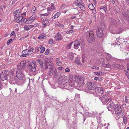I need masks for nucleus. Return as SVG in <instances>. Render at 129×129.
I'll list each match as a JSON object with an SVG mask.
<instances>
[{
	"mask_svg": "<svg viewBox=\"0 0 129 129\" xmlns=\"http://www.w3.org/2000/svg\"><path fill=\"white\" fill-rule=\"evenodd\" d=\"M75 62L78 64H80V60L77 59L75 60Z\"/></svg>",
	"mask_w": 129,
	"mask_h": 129,
	"instance_id": "39",
	"label": "nucleus"
},
{
	"mask_svg": "<svg viewBox=\"0 0 129 129\" xmlns=\"http://www.w3.org/2000/svg\"><path fill=\"white\" fill-rule=\"evenodd\" d=\"M115 113L119 116H121L124 114V112L122 111L121 107L118 105H116L115 106Z\"/></svg>",
	"mask_w": 129,
	"mask_h": 129,
	"instance_id": "3",
	"label": "nucleus"
},
{
	"mask_svg": "<svg viewBox=\"0 0 129 129\" xmlns=\"http://www.w3.org/2000/svg\"><path fill=\"white\" fill-rule=\"evenodd\" d=\"M56 62L57 65L59 66L60 64L61 61L59 60V59L58 58H56Z\"/></svg>",
	"mask_w": 129,
	"mask_h": 129,
	"instance_id": "29",
	"label": "nucleus"
},
{
	"mask_svg": "<svg viewBox=\"0 0 129 129\" xmlns=\"http://www.w3.org/2000/svg\"><path fill=\"white\" fill-rule=\"evenodd\" d=\"M57 71L55 69L54 72V76H56V75H57Z\"/></svg>",
	"mask_w": 129,
	"mask_h": 129,
	"instance_id": "48",
	"label": "nucleus"
},
{
	"mask_svg": "<svg viewBox=\"0 0 129 129\" xmlns=\"http://www.w3.org/2000/svg\"><path fill=\"white\" fill-rule=\"evenodd\" d=\"M70 34H72L74 32V31L73 30H69Z\"/></svg>",
	"mask_w": 129,
	"mask_h": 129,
	"instance_id": "61",
	"label": "nucleus"
},
{
	"mask_svg": "<svg viewBox=\"0 0 129 129\" xmlns=\"http://www.w3.org/2000/svg\"><path fill=\"white\" fill-rule=\"evenodd\" d=\"M59 27L60 28L63 27L64 25L62 24H60L59 25Z\"/></svg>",
	"mask_w": 129,
	"mask_h": 129,
	"instance_id": "55",
	"label": "nucleus"
},
{
	"mask_svg": "<svg viewBox=\"0 0 129 129\" xmlns=\"http://www.w3.org/2000/svg\"><path fill=\"white\" fill-rule=\"evenodd\" d=\"M23 28L25 30H29L28 26H27L26 25H24V26Z\"/></svg>",
	"mask_w": 129,
	"mask_h": 129,
	"instance_id": "42",
	"label": "nucleus"
},
{
	"mask_svg": "<svg viewBox=\"0 0 129 129\" xmlns=\"http://www.w3.org/2000/svg\"><path fill=\"white\" fill-rule=\"evenodd\" d=\"M110 66V65L109 63L107 64L106 65L105 64L104 66V67L106 68H109Z\"/></svg>",
	"mask_w": 129,
	"mask_h": 129,
	"instance_id": "44",
	"label": "nucleus"
},
{
	"mask_svg": "<svg viewBox=\"0 0 129 129\" xmlns=\"http://www.w3.org/2000/svg\"><path fill=\"white\" fill-rule=\"evenodd\" d=\"M77 3H82V0H77Z\"/></svg>",
	"mask_w": 129,
	"mask_h": 129,
	"instance_id": "58",
	"label": "nucleus"
},
{
	"mask_svg": "<svg viewBox=\"0 0 129 129\" xmlns=\"http://www.w3.org/2000/svg\"><path fill=\"white\" fill-rule=\"evenodd\" d=\"M115 106L114 104L113 103H111L107 107V108L109 111H112L115 109Z\"/></svg>",
	"mask_w": 129,
	"mask_h": 129,
	"instance_id": "13",
	"label": "nucleus"
},
{
	"mask_svg": "<svg viewBox=\"0 0 129 129\" xmlns=\"http://www.w3.org/2000/svg\"><path fill=\"white\" fill-rule=\"evenodd\" d=\"M123 122L125 124H126V123H127V118H123Z\"/></svg>",
	"mask_w": 129,
	"mask_h": 129,
	"instance_id": "46",
	"label": "nucleus"
},
{
	"mask_svg": "<svg viewBox=\"0 0 129 129\" xmlns=\"http://www.w3.org/2000/svg\"><path fill=\"white\" fill-rule=\"evenodd\" d=\"M127 70H129V64H128L127 65Z\"/></svg>",
	"mask_w": 129,
	"mask_h": 129,
	"instance_id": "64",
	"label": "nucleus"
},
{
	"mask_svg": "<svg viewBox=\"0 0 129 129\" xmlns=\"http://www.w3.org/2000/svg\"><path fill=\"white\" fill-rule=\"evenodd\" d=\"M21 12V9H18L17 10L15 11L13 13L14 15H19Z\"/></svg>",
	"mask_w": 129,
	"mask_h": 129,
	"instance_id": "24",
	"label": "nucleus"
},
{
	"mask_svg": "<svg viewBox=\"0 0 129 129\" xmlns=\"http://www.w3.org/2000/svg\"><path fill=\"white\" fill-rule=\"evenodd\" d=\"M44 66L45 68L48 69H49L51 67V60H49L48 59H45L43 62Z\"/></svg>",
	"mask_w": 129,
	"mask_h": 129,
	"instance_id": "8",
	"label": "nucleus"
},
{
	"mask_svg": "<svg viewBox=\"0 0 129 129\" xmlns=\"http://www.w3.org/2000/svg\"><path fill=\"white\" fill-rule=\"evenodd\" d=\"M12 39H10V40H8L7 41V44L8 45H9L10 43L12 41Z\"/></svg>",
	"mask_w": 129,
	"mask_h": 129,
	"instance_id": "50",
	"label": "nucleus"
},
{
	"mask_svg": "<svg viewBox=\"0 0 129 129\" xmlns=\"http://www.w3.org/2000/svg\"><path fill=\"white\" fill-rule=\"evenodd\" d=\"M73 42H71L69 44H68L67 46V48L68 49H70L71 48V45L72 44Z\"/></svg>",
	"mask_w": 129,
	"mask_h": 129,
	"instance_id": "34",
	"label": "nucleus"
},
{
	"mask_svg": "<svg viewBox=\"0 0 129 129\" xmlns=\"http://www.w3.org/2000/svg\"><path fill=\"white\" fill-rule=\"evenodd\" d=\"M124 67L123 66L120 65L119 69H124Z\"/></svg>",
	"mask_w": 129,
	"mask_h": 129,
	"instance_id": "54",
	"label": "nucleus"
},
{
	"mask_svg": "<svg viewBox=\"0 0 129 129\" xmlns=\"http://www.w3.org/2000/svg\"><path fill=\"white\" fill-rule=\"evenodd\" d=\"M17 16H15V18H16L15 20V21L17 22V23H19L21 22L23 17L21 16H19L17 17Z\"/></svg>",
	"mask_w": 129,
	"mask_h": 129,
	"instance_id": "16",
	"label": "nucleus"
},
{
	"mask_svg": "<svg viewBox=\"0 0 129 129\" xmlns=\"http://www.w3.org/2000/svg\"><path fill=\"white\" fill-rule=\"evenodd\" d=\"M38 61L39 63V64L40 66V67L42 68H43L44 66L43 62L41 60L39 59Z\"/></svg>",
	"mask_w": 129,
	"mask_h": 129,
	"instance_id": "27",
	"label": "nucleus"
},
{
	"mask_svg": "<svg viewBox=\"0 0 129 129\" xmlns=\"http://www.w3.org/2000/svg\"><path fill=\"white\" fill-rule=\"evenodd\" d=\"M60 24V23L58 22H56L55 23V25L56 26H59V25Z\"/></svg>",
	"mask_w": 129,
	"mask_h": 129,
	"instance_id": "56",
	"label": "nucleus"
},
{
	"mask_svg": "<svg viewBox=\"0 0 129 129\" xmlns=\"http://www.w3.org/2000/svg\"><path fill=\"white\" fill-rule=\"evenodd\" d=\"M16 75L17 77L19 79L22 80L24 78L25 76L20 71H17Z\"/></svg>",
	"mask_w": 129,
	"mask_h": 129,
	"instance_id": "10",
	"label": "nucleus"
},
{
	"mask_svg": "<svg viewBox=\"0 0 129 129\" xmlns=\"http://www.w3.org/2000/svg\"><path fill=\"white\" fill-rule=\"evenodd\" d=\"M94 74L98 76H100V75H102V72H94Z\"/></svg>",
	"mask_w": 129,
	"mask_h": 129,
	"instance_id": "33",
	"label": "nucleus"
},
{
	"mask_svg": "<svg viewBox=\"0 0 129 129\" xmlns=\"http://www.w3.org/2000/svg\"><path fill=\"white\" fill-rule=\"evenodd\" d=\"M29 72L34 75H36L37 72L36 68L37 67L36 62H32L27 65Z\"/></svg>",
	"mask_w": 129,
	"mask_h": 129,
	"instance_id": "2",
	"label": "nucleus"
},
{
	"mask_svg": "<svg viewBox=\"0 0 129 129\" xmlns=\"http://www.w3.org/2000/svg\"><path fill=\"white\" fill-rule=\"evenodd\" d=\"M22 55L20 56L21 57H26L29 55V53L28 52V49H26L25 50L22 51Z\"/></svg>",
	"mask_w": 129,
	"mask_h": 129,
	"instance_id": "14",
	"label": "nucleus"
},
{
	"mask_svg": "<svg viewBox=\"0 0 129 129\" xmlns=\"http://www.w3.org/2000/svg\"><path fill=\"white\" fill-rule=\"evenodd\" d=\"M69 58L71 60H73V53H71L69 55Z\"/></svg>",
	"mask_w": 129,
	"mask_h": 129,
	"instance_id": "30",
	"label": "nucleus"
},
{
	"mask_svg": "<svg viewBox=\"0 0 129 129\" xmlns=\"http://www.w3.org/2000/svg\"><path fill=\"white\" fill-rule=\"evenodd\" d=\"M63 13H65L67 11V10H66L65 8H64L63 9Z\"/></svg>",
	"mask_w": 129,
	"mask_h": 129,
	"instance_id": "57",
	"label": "nucleus"
},
{
	"mask_svg": "<svg viewBox=\"0 0 129 129\" xmlns=\"http://www.w3.org/2000/svg\"><path fill=\"white\" fill-rule=\"evenodd\" d=\"M45 54L46 55H47L49 53V50L47 49L45 52Z\"/></svg>",
	"mask_w": 129,
	"mask_h": 129,
	"instance_id": "43",
	"label": "nucleus"
},
{
	"mask_svg": "<svg viewBox=\"0 0 129 129\" xmlns=\"http://www.w3.org/2000/svg\"><path fill=\"white\" fill-rule=\"evenodd\" d=\"M94 32L93 30H92L88 32L85 33L84 34L87 41L89 43H92L95 41L94 36Z\"/></svg>",
	"mask_w": 129,
	"mask_h": 129,
	"instance_id": "1",
	"label": "nucleus"
},
{
	"mask_svg": "<svg viewBox=\"0 0 129 129\" xmlns=\"http://www.w3.org/2000/svg\"><path fill=\"white\" fill-rule=\"evenodd\" d=\"M46 38L45 35L43 34H41L39 36L38 38L39 39H45Z\"/></svg>",
	"mask_w": 129,
	"mask_h": 129,
	"instance_id": "21",
	"label": "nucleus"
},
{
	"mask_svg": "<svg viewBox=\"0 0 129 129\" xmlns=\"http://www.w3.org/2000/svg\"><path fill=\"white\" fill-rule=\"evenodd\" d=\"M95 5L94 4H90L88 6V7L89 9L91 10H93L95 8Z\"/></svg>",
	"mask_w": 129,
	"mask_h": 129,
	"instance_id": "23",
	"label": "nucleus"
},
{
	"mask_svg": "<svg viewBox=\"0 0 129 129\" xmlns=\"http://www.w3.org/2000/svg\"><path fill=\"white\" fill-rule=\"evenodd\" d=\"M126 0V3H127V5H128V6H129V0Z\"/></svg>",
	"mask_w": 129,
	"mask_h": 129,
	"instance_id": "60",
	"label": "nucleus"
},
{
	"mask_svg": "<svg viewBox=\"0 0 129 129\" xmlns=\"http://www.w3.org/2000/svg\"><path fill=\"white\" fill-rule=\"evenodd\" d=\"M8 70H3L1 73L0 78L2 81L7 80L8 77Z\"/></svg>",
	"mask_w": 129,
	"mask_h": 129,
	"instance_id": "6",
	"label": "nucleus"
},
{
	"mask_svg": "<svg viewBox=\"0 0 129 129\" xmlns=\"http://www.w3.org/2000/svg\"><path fill=\"white\" fill-rule=\"evenodd\" d=\"M65 72H68L70 71V69L68 68H66L65 70Z\"/></svg>",
	"mask_w": 129,
	"mask_h": 129,
	"instance_id": "51",
	"label": "nucleus"
},
{
	"mask_svg": "<svg viewBox=\"0 0 129 129\" xmlns=\"http://www.w3.org/2000/svg\"><path fill=\"white\" fill-rule=\"evenodd\" d=\"M95 89L98 90L99 93H100L101 94L103 93L104 92L103 88L102 87H96Z\"/></svg>",
	"mask_w": 129,
	"mask_h": 129,
	"instance_id": "20",
	"label": "nucleus"
},
{
	"mask_svg": "<svg viewBox=\"0 0 129 129\" xmlns=\"http://www.w3.org/2000/svg\"><path fill=\"white\" fill-rule=\"evenodd\" d=\"M75 4L82 10H84V8L83 5V3H79L75 2Z\"/></svg>",
	"mask_w": 129,
	"mask_h": 129,
	"instance_id": "17",
	"label": "nucleus"
},
{
	"mask_svg": "<svg viewBox=\"0 0 129 129\" xmlns=\"http://www.w3.org/2000/svg\"><path fill=\"white\" fill-rule=\"evenodd\" d=\"M122 13V15L124 18L125 19H126L127 20H129V16L127 15L125 13Z\"/></svg>",
	"mask_w": 129,
	"mask_h": 129,
	"instance_id": "22",
	"label": "nucleus"
},
{
	"mask_svg": "<svg viewBox=\"0 0 129 129\" xmlns=\"http://www.w3.org/2000/svg\"><path fill=\"white\" fill-rule=\"evenodd\" d=\"M37 16L35 15H32L30 17L29 19H28V21H30V23H31L35 20Z\"/></svg>",
	"mask_w": 129,
	"mask_h": 129,
	"instance_id": "19",
	"label": "nucleus"
},
{
	"mask_svg": "<svg viewBox=\"0 0 129 129\" xmlns=\"http://www.w3.org/2000/svg\"><path fill=\"white\" fill-rule=\"evenodd\" d=\"M74 81L73 80H72L71 82L69 83V85L71 87H73L75 85Z\"/></svg>",
	"mask_w": 129,
	"mask_h": 129,
	"instance_id": "31",
	"label": "nucleus"
},
{
	"mask_svg": "<svg viewBox=\"0 0 129 129\" xmlns=\"http://www.w3.org/2000/svg\"><path fill=\"white\" fill-rule=\"evenodd\" d=\"M76 78L75 81L77 83V87H79L80 89L81 88L84 83L83 79L82 76H81L77 77Z\"/></svg>",
	"mask_w": 129,
	"mask_h": 129,
	"instance_id": "5",
	"label": "nucleus"
},
{
	"mask_svg": "<svg viewBox=\"0 0 129 129\" xmlns=\"http://www.w3.org/2000/svg\"><path fill=\"white\" fill-rule=\"evenodd\" d=\"M50 10L51 11L54 9V6L53 3H52L51 4V6L50 7Z\"/></svg>",
	"mask_w": 129,
	"mask_h": 129,
	"instance_id": "38",
	"label": "nucleus"
},
{
	"mask_svg": "<svg viewBox=\"0 0 129 129\" xmlns=\"http://www.w3.org/2000/svg\"><path fill=\"white\" fill-rule=\"evenodd\" d=\"M80 44L82 45L81 46V48H83V46L84 45V41L82 40H80V41L77 40L75 41L74 42V48L76 49H77L79 46H80Z\"/></svg>",
	"mask_w": 129,
	"mask_h": 129,
	"instance_id": "4",
	"label": "nucleus"
},
{
	"mask_svg": "<svg viewBox=\"0 0 129 129\" xmlns=\"http://www.w3.org/2000/svg\"><path fill=\"white\" fill-rule=\"evenodd\" d=\"M53 40L52 39H51L49 40V43L50 44H53Z\"/></svg>",
	"mask_w": 129,
	"mask_h": 129,
	"instance_id": "52",
	"label": "nucleus"
},
{
	"mask_svg": "<svg viewBox=\"0 0 129 129\" xmlns=\"http://www.w3.org/2000/svg\"><path fill=\"white\" fill-rule=\"evenodd\" d=\"M61 14L60 12H58L56 13L52 17V18L54 19L55 18H57Z\"/></svg>",
	"mask_w": 129,
	"mask_h": 129,
	"instance_id": "25",
	"label": "nucleus"
},
{
	"mask_svg": "<svg viewBox=\"0 0 129 129\" xmlns=\"http://www.w3.org/2000/svg\"><path fill=\"white\" fill-rule=\"evenodd\" d=\"M99 99L104 104H106L109 100L110 101L112 100L111 99H109L108 97L106 96L105 95L100 96L99 97Z\"/></svg>",
	"mask_w": 129,
	"mask_h": 129,
	"instance_id": "7",
	"label": "nucleus"
},
{
	"mask_svg": "<svg viewBox=\"0 0 129 129\" xmlns=\"http://www.w3.org/2000/svg\"><path fill=\"white\" fill-rule=\"evenodd\" d=\"M92 10V12L94 14H95L96 13V10L95 9V8L93 9V10Z\"/></svg>",
	"mask_w": 129,
	"mask_h": 129,
	"instance_id": "53",
	"label": "nucleus"
},
{
	"mask_svg": "<svg viewBox=\"0 0 129 129\" xmlns=\"http://www.w3.org/2000/svg\"><path fill=\"white\" fill-rule=\"evenodd\" d=\"M36 10V7L35 6L33 7L31 10V12H32L33 14H34L35 13V11Z\"/></svg>",
	"mask_w": 129,
	"mask_h": 129,
	"instance_id": "37",
	"label": "nucleus"
},
{
	"mask_svg": "<svg viewBox=\"0 0 129 129\" xmlns=\"http://www.w3.org/2000/svg\"><path fill=\"white\" fill-rule=\"evenodd\" d=\"M15 34V32L14 31H13L11 34V35H14V34Z\"/></svg>",
	"mask_w": 129,
	"mask_h": 129,
	"instance_id": "63",
	"label": "nucleus"
},
{
	"mask_svg": "<svg viewBox=\"0 0 129 129\" xmlns=\"http://www.w3.org/2000/svg\"><path fill=\"white\" fill-rule=\"evenodd\" d=\"M103 28L100 27H98L96 32V35L98 37L100 38L103 36Z\"/></svg>",
	"mask_w": 129,
	"mask_h": 129,
	"instance_id": "9",
	"label": "nucleus"
},
{
	"mask_svg": "<svg viewBox=\"0 0 129 129\" xmlns=\"http://www.w3.org/2000/svg\"><path fill=\"white\" fill-rule=\"evenodd\" d=\"M40 49H41L40 52L41 53H43L45 50V48L43 45H41L40 46Z\"/></svg>",
	"mask_w": 129,
	"mask_h": 129,
	"instance_id": "26",
	"label": "nucleus"
},
{
	"mask_svg": "<svg viewBox=\"0 0 129 129\" xmlns=\"http://www.w3.org/2000/svg\"><path fill=\"white\" fill-rule=\"evenodd\" d=\"M101 9H103L105 12H106L107 10L106 6H101L100 8Z\"/></svg>",
	"mask_w": 129,
	"mask_h": 129,
	"instance_id": "36",
	"label": "nucleus"
},
{
	"mask_svg": "<svg viewBox=\"0 0 129 129\" xmlns=\"http://www.w3.org/2000/svg\"><path fill=\"white\" fill-rule=\"evenodd\" d=\"M40 48L38 47H36L35 48V53H37L39 51Z\"/></svg>",
	"mask_w": 129,
	"mask_h": 129,
	"instance_id": "40",
	"label": "nucleus"
},
{
	"mask_svg": "<svg viewBox=\"0 0 129 129\" xmlns=\"http://www.w3.org/2000/svg\"><path fill=\"white\" fill-rule=\"evenodd\" d=\"M92 17H93V18L96 19V16L95 15V14H93L92 15Z\"/></svg>",
	"mask_w": 129,
	"mask_h": 129,
	"instance_id": "62",
	"label": "nucleus"
},
{
	"mask_svg": "<svg viewBox=\"0 0 129 129\" xmlns=\"http://www.w3.org/2000/svg\"><path fill=\"white\" fill-rule=\"evenodd\" d=\"M26 62L24 61H22L20 62L19 64L17 65V68L19 70H23L24 69L25 66Z\"/></svg>",
	"mask_w": 129,
	"mask_h": 129,
	"instance_id": "11",
	"label": "nucleus"
},
{
	"mask_svg": "<svg viewBox=\"0 0 129 129\" xmlns=\"http://www.w3.org/2000/svg\"><path fill=\"white\" fill-rule=\"evenodd\" d=\"M49 23V21L47 19H43L42 22L43 25V27H46V25Z\"/></svg>",
	"mask_w": 129,
	"mask_h": 129,
	"instance_id": "18",
	"label": "nucleus"
},
{
	"mask_svg": "<svg viewBox=\"0 0 129 129\" xmlns=\"http://www.w3.org/2000/svg\"><path fill=\"white\" fill-rule=\"evenodd\" d=\"M112 58V57L111 56V55L109 54H108L107 56L106 59L108 60H111Z\"/></svg>",
	"mask_w": 129,
	"mask_h": 129,
	"instance_id": "32",
	"label": "nucleus"
},
{
	"mask_svg": "<svg viewBox=\"0 0 129 129\" xmlns=\"http://www.w3.org/2000/svg\"><path fill=\"white\" fill-rule=\"evenodd\" d=\"M28 20H28V19L27 20L26 19L23 18V17L21 22H22L24 23H28V22L29 21Z\"/></svg>",
	"mask_w": 129,
	"mask_h": 129,
	"instance_id": "28",
	"label": "nucleus"
},
{
	"mask_svg": "<svg viewBox=\"0 0 129 129\" xmlns=\"http://www.w3.org/2000/svg\"><path fill=\"white\" fill-rule=\"evenodd\" d=\"M95 86L94 85V83H92L90 82H89L87 84V88L88 89L92 90L94 89Z\"/></svg>",
	"mask_w": 129,
	"mask_h": 129,
	"instance_id": "12",
	"label": "nucleus"
},
{
	"mask_svg": "<svg viewBox=\"0 0 129 129\" xmlns=\"http://www.w3.org/2000/svg\"><path fill=\"white\" fill-rule=\"evenodd\" d=\"M28 27L29 29V30L30 28H32L33 27V25H28Z\"/></svg>",
	"mask_w": 129,
	"mask_h": 129,
	"instance_id": "59",
	"label": "nucleus"
},
{
	"mask_svg": "<svg viewBox=\"0 0 129 129\" xmlns=\"http://www.w3.org/2000/svg\"><path fill=\"white\" fill-rule=\"evenodd\" d=\"M53 70L51 69V68L50 70L49 71V75L50 76H51L53 74Z\"/></svg>",
	"mask_w": 129,
	"mask_h": 129,
	"instance_id": "41",
	"label": "nucleus"
},
{
	"mask_svg": "<svg viewBox=\"0 0 129 129\" xmlns=\"http://www.w3.org/2000/svg\"><path fill=\"white\" fill-rule=\"evenodd\" d=\"M28 50L29 54H31L33 52V51L34 50V49L33 48H30V49H28Z\"/></svg>",
	"mask_w": 129,
	"mask_h": 129,
	"instance_id": "35",
	"label": "nucleus"
},
{
	"mask_svg": "<svg viewBox=\"0 0 129 129\" xmlns=\"http://www.w3.org/2000/svg\"><path fill=\"white\" fill-rule=\"evenodd\" d=\"M91 68L92 69H95L96 70H99V68L98 67H96L95 66L92 67Z\"/></svg>",
	"mask_w": 129,
	"mask_h": 129,
	"instance_id": "45",
	"label": "nucleus"
},
{
	"mask_svg": "<svg viewBox=\"0 0 129 129\" xmlns=\"http://www.w3.org/2000/svg\"><path fill=\"white\" fill-rule=\"evenodd\" d=\"M55 38L56 39L57 41L61 40L62 39V37L60 33H58L55 35Z\"/></svg>",
	"mask_w": 129,
	"mask_h": 129,
	"instance_id": "15",
	"label": "nucleus"
},
{
	"mask_svg": "<svg viewBox=\"0 0 129 129\" xmlns=\"http://www.w3.org/2000/svg\"><path fill=\"white\" fill-rule=\"evenodd\" d=\"M120 65L118 64H116L115 65V67L116 68H118L119 69Z\"/></svg>",
	"mask_w": 129,
	"mask_h": 129,
	"instance_id": "49",
	"label": "nucleus"
},
{
	"mask_svg": "<svg viewBox=\"0 0 129 129\" xmlns=\"http://www.w3.org/2000/svg\"><path fill=\"white\" fill-rule=\"evenodd\" d=\"M50 14V13L49 12H47L46 13H45L43 14H42V15L44 16H47L48 15H49Z\"/></svg>",
	"mask_w": 129,
	"mask_h": 129,
	"instance_id": "47",
	"label": "nucleus"
}]
</instances>
